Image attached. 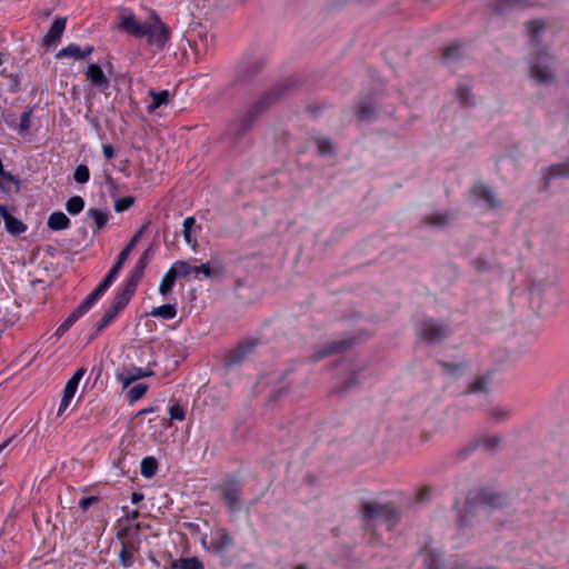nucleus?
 I'll return each instance as SVG.
<instances>
[{
  "label": "nucleus",
  "mask_w": 569,
  "mask_h": 569,
  "mask_svg": "<svg viewBox=\"0 0 569 569\" xmlns=\"http://www.w3.org/2000/svg\"><path fill=\"white\" fill-rule=\"evenodd\" d=\"M298 86V80L288 78L263 91L257 100L233 113L226 124L220 141L230 151H246L252 146L251 132L260 117Z\"/></svg>",
  "instance_id": "nucleus-1"
},
{
  "label": "nucleus",
  "mask_w": 569,
  "mask_h": 569,
  "mask_svg": "<svg viewBox=\"0 0 569 569\" xmlns=\"http://www.w3.org/2000/svg\"><path fill=\"white\" fill-rule=\"evenodd\" d=\"M208 0H193L192 2L182 1L176 7V26L182 31L183 38L189 46L193 48L196 54L206 53L208 51V20L201 18L199 9H204Z\"/></svg>",
  "instance_id": "nucleus-2"
},
{
  "label": "nucleus",
  "mask_w": 569,
  "mask_h": 569,
  "mask_svg": "<svg viewBox=\"0 0 569 569\" xmlns=\"http://www.w3.org/2000/svg\"><path fill=\"white\" fill-rule=\"evenodd\" d=\"M529 303L532 310L539 311L543 305L559 302V288L556 277L531 279L528 284Z\"/></svg>",
  "instance_id": "nucleus-3"
},
{
  "label": "nucleus",
  "mask_w": 569,
  "mask_h": 569,
  "mask_svg": "<svg viewBox=\"0 0 569 569\" xmlns=\"http://www.w3.org/2000/svg\"><path fill=\"white\" fill-rule=\"evenodd\" d=\"M553 63L555 57L546 48L538 49L529 58V77L538 84H552L556 80Z\"/></svg>",
  "instance_id": "nucleus-4"
},
{
  "label": "nucleus",
  "mask_w": 569,
  "mask_h": 569,
  "mask_svg": "<svg viewBox=\"0 0 569 569\" xmlns=\"http://www.w3.org/2000/svg\"><path fill=\"white\" fill-rule=\"evenodd\" d=\"M503 501L505 499L501 493L482 488L472 498L468 497L466 499L460 512V519L461 521H467L477 513L480 506H488L492 509L501 508Z\"/></svg>",
  "instance_id": "nucleus-5"
},
{
  "label": "nucleus",
  "mask_w": 569,
  "mask_h": 569,
  "mask_svg": "<svg viewBox=\"0 0 569 569\" xmlns=\"http://www.w3.org/2000/svg\"><path fill=\"white\" fill-rule=\"evenodd\" d=\"M361 517L366 522L383 520L387 523L396 525L400 521L401 512L392 502L368 501L361 507Z\"/></svg>",
  "instance_id": "nucleus-6"
},
{
  "label": "nucleus",
  "mask_w": 569,
  "mask_h": 569,
  "mask_svg": "<svg viewBox=\"0 0 569 569\" xmlns=\"http://www.w3.org/2000/svg\"><path fill=\"white\" fill-rule=\"evenodd\" d=\"M267 60L263 57H256L242 60L234 72L232 84H252L263 71Z\"/></svg>",
  "instance_id": "nucleus-7"
},
{
  "label": "nucleus",
  "mask_w": 569,
  "mask_h": 569,
  "mask_svg": "<svg viewBox=\"0 0 569 569\" xmlns=\"http://www.w3.org/2000/svg\"><path fill=\"white\" fill-rule=\"evenodd\" d=\"M451 333L448 323L440 322L433 318L423 319L418 328V336L429 345L441 343Z\"/></svg>",
  "instance_id": "nucleus-8"
},
{
  "label": "nucleus",
  "mask_w": 569,
  "mask_h": 569,
  "mask_svg": "<svg viewBox=\"0 0 569 569\" xmlns=\"http://www.w3.org/2000/svg\"><path fill=\"white\" fill-rule=\"evenodd\" d=\"M132 299V296L128 295L127 292L122 291L121 289H118L116 292L109 308L102 316V318L96 323L94 332L89 337V342L106 327H108L111 321L118 316L120 311H122Z\"/></svg>",
  "instance_id": "nucleus-9"
},
{
  "label": "nucleus",
  "mask_w": 569,
  "mask_h": 569,
  "mask_svg": "<svg viewBox=\"0 0 569 569\" xmlns=\"http://www.w3.org/2000/svg\"><path fill=\"white\" fill-rule=\"evenodd\" d=\"M259 345L260 340L258 338H249L239 341L237 346L224 356L223 367L231 369L236 366H240Z\"/></svg>",
  "instance_id": "nucleus-10"
},
{
  "label": "nucleus",
  "mask_w": 569,
  "mask_h": 569,
  "mask_svg": "<svg viewBox=\"0 0 569 569\" xmlns=\"http://www.w3.org/2000/svg\"><path fill=\"white\" fill-rule=\"evenodd\" d=\"M218 489L221 491L222 499L230 512H237L241 509L240 495L242 491V483L239 479L231 476L228 477L224 485L218 486Z\"/></svg>",
  "instance_id": "nucleus-11"
},
{
  "label": "nucleus",
  "mask_w": 569,
  "mask_h": 569,
  "mask_svg": "<svg viewBox=\"0 0 569 569\" xmlns=\"http://www.w3.org/2000/svg\"><path fill=\"white\" fill-rule=\"evenodd\" d=\"M357 342L356 337L343 338L328 342L310 356L312 362H317L328 356L343 353L350 350Z\"/></svg>",
  "instance_id": "nucleus-12"
},
{
  "label": "nucleus",
  "mask_w": 569,
  "mask_h": 569,
  "mask_svg": "<svg viewBox=\"0 0 569 569\" xmlns=\"http://www.w3.org/2000/svg\"><path fill=\"white\" fill-rule=\"evenodd\" d=\"M147 26L148 24H142L137 21L130 9L121 10V13L119 14V23L117 24L121 31L136 38H143L149 32V28H147Z\"/></svg>",
  "instance_id": "nucleus-13"
},
{
  "label": "nucleus",
  "mask_w": 569,
  "mask_h": 569,
  "mask_svg": "<svg viewBox=\"0 0 569 569\" xmlns=\"http://www.w3.org/2000/svg\"><path fill=\"white\" fill-rule=\"evenodd\" d=\"M154 24H148L149 32L144 36L150 44H154L158 49H162L170 38V29L161 21L156 12L151 16Z\"/></svg>",
  "instance_id": "nucleus-14"
},
{
  "label": "nucleus",
  "mask_w": 569,
  "mask_h": 569,
  "mask_svg": "<svg viewBox=\"0 0 569 569\" xmlns=\"http://www.w3.org/2000/svg\"><path fill=\"white\" fill-rule=\"evenodd\" d=\"M149 222L143 223L133 234V237L129 240V242L124 246V248L120 251L118 254V258L113 266L108 271V276H110L112 279H116L120 272V270L123 267V263L128 259L129 254L136 247L137 242L139 241L140 237L146 232L148 229Z\"/></svg>",
  "instance_id": "nucleus-15"
},
{
  "label": "nucleus",
  "mask_w": 569,
  "mask_h": 569,
  "mask_svg": "<svg viewBox=\"0 0 569 569\" xmlns=\"http://www.w3.org/2000/svg\"><path fill=\"white\" fill-rule=\"evenodd\" d=\"M86 80L99 91L107 94L110 87V80L103 72L102 67L99 63H89L84 71Z\"/></svg>",
  "instance_id": "nucleus-16"
},
{
  "label": "nucleus",
  "mask_w": 569,
  "mask_h": 569,
  "mask_svg": "<svg viewBox=\"0 0 569 569\" xmlns=\"http://www.w3.org/2000/svg\"><path fill=\"white\" fill-rule=\"evenodd\" d=\"M153 376V371L149 369H142L134 366L126 368L124 371L117 373V380L122 383V388L126 389L132 382Z\"/></svg>",
  "instance_id": "nucleus-17"
},
{
  "label": "nucleus",
  "mask_w": 569,
  "mask_h": 569,
  "mask_svg": "<svg viewBox=\"0 0 569 569\" xmlns=\"http://www.w3.org/2000/svg\"><path fill=\"white\" fill-rule=\"evenodd\" d=\"M67 18L59 17L53 20L51 23L46 37H44V46L50 48L60 41L61 36L66 29Z\"/></svg>",
  "instance_id": "nucleus-18"
},
{
  "label": "nucleus",
  "mask_w": 569,
  "mask_h": 569,
  "mask_svg": "<svg viewBox=\"0 0 569 569\" xmlns=\"http://www.w3.org/2000/svg\"><path fill=\"white\" fill-rule=\"evenodd\" d=\"M144 273V269L139 266H134L133 269L129 272L124 283L120 288L122 291L127 292L130 296H134L137 287L142 279Z\"/></svg>",
  "instance_id": "nucleus-19"
},
{
  "label": "nucleus",
  "mask_w": 569,
  "mask_h": 569,
  "mask_svg": "<svg viewBox=\"0 0 569 569\" xmlns=\"http://www.w3.org/2000/svg\"><path fill=\"white\" fill-rule=\"evenodd\" d=\"M209 261L207 263H202L200 266L193 267V273H201L207 278H219L222 277L226 272V268L221 263H213Z\"/></svg>",
  "instance_id": "nucleus-20"
},
{
  "label": "nucleus",
  "mask_w": 569,
  "mask_h": 569,
  "mask_svg": "<svg viewBox=\"0 0 569 569\" xmlns=\"http://www.w3.org/2000/svg\"><path fill=\"white\" fill-rule=\"evenodd\" d=\"M490 377L489 376H478L472 382L468 383L466 389L463 390V395L471 393H489L490 388Z\"/></svg>",
  "instance_id": "nucleus-21"
},
{
  "label": "nucleus",
  "mask_w": 569,
  "mask_h": 569,
  "mask_svg": "<svg viewBox=\"0 0 569 569\" xmlns=\"http://www.w3.org/2000/svg\"><path fill=\"white\" fill-rule=\"evenodd\" d=\"M555 178H569V158L565 162L551 164L548 168V174L543 177L546 188Z\"/></svg>",
  "instance_id": "nucleus-22"
},
{
  "label": "nucleus",
  "mask_w": 569,
  "mask_h": 569,
  "mask_svg": "<svg viewBox=\"0 0 569 569\" xmlns=\"http://www.w3.org/2000/svg\"><path fill=\"white\" fill-rule=\"evenodd\" d=\"M472 193L476 197L481 198L483 201H486L489 209L497 208L498 202L495 198V194L492 190L486 184L481 182L476 183L472 188Z\"/></svg>",
  "instance_id": "nucleus-23"
},
{
  "label": "nucleus",
  "mask_w": 569,
  "mask_h": 569,
  "mask_svg": "<svg viewBox=\"0 0 569 569\" xmlns=\"http://www.w3.org/2000/svg\"><path fill=\"white\" fill-rule=\"evenodd\" d=\"M70 222V219L62 211H54L49 216L47 226L52 231H60L68 229Z\"/></svg>",
  "instance_id": "nucleus-24"
},
{
  "label": "nucleus",
  "mask_w": 569,
  "mask_h": 569,
  "mask_svg": "<svg viewBox=\"0 0 569 569\" xmlns=\"http://www.w3.org/2000/svg\"><path fill=\"white\" fill-rule=\"evenodd\" d=\"M149 96L152 98V102L147 107V111L149 113L154 112L158 108L169 103L170 101V93L168 90L154 91L151 89L149 90Z\"/></svg>",
  "instance_id": "nucleus-25"
},
{
  "label": "nucleus",
  "mask_w": 569,
  "mask_h": 569,
  "mask_svg": "<svg viewBox=\"0 0 569 569\" xmlns=\"http://www.w3.org/2000/svg\"><path fill=\"white\" fill-rule=\"evenodd\" d=\"M196 228L199 229L200 226H198L196 223V219L193 217H187L183 220V229H182L183 239L193 249L198 244L197 239L193 236Z\"/></svg>",
  "instance_id": "nucleus-26"
},
{
  "label": "nucleus",
  "mask_w": 569,
  "mask_h": 569,
  "mask_svg": "<svg viewBox=\"0 0 569 569\" xmlns=\"http://www.w3.org/2000/svg\"><path fill=\"white\" fill-rule=\"evenodd\" d=\"M456 98L462 108L473 107L476 104L471 89L468 84H458L456 88Z\"/></svg>",
  "instance_id": "nucleus-27"
},
{
  "label": "nucleus",
  "mask_w": 569,
  "mask_h": 569,
  "mask_svg": "<svg viewBox=\"0 0 569 569\" xmlns=\"http://www.w3.org/2000/svg\"><path fill=\"white\" fill-rule=\"evenodd\" d=\"M83 315H86L79 307H77L67 319L58 327L54 337H62Z\"/></svg>",
  "instance_id": "nucleus-28"
},
{
  "label": "nucleus",
  "mask_w": 569,
  "mask_h": 569,
  "mask_svg": "<svg viewBox=\"0 0 569 569\" xmlns=\"http://www.w3.org/2000/svg\"><path fill=\"white\" fill-rule=\"evenodd\" d=\"M219 539L212 540V547L217 553H224L233 545V539L226 529L219 530Z\"/></svg>",
  "instance_id": "nucleus-29"
},
{
  "label": "nucleus",
  "mask_w": 569,
  "mask_h": 569,
  "mask_svg": "<svg viewBox=\"0 0 569 569\" xmlns=\"http://www.w3.org/2000/svg\"><path fill=\"white\" fill-rule=\"evenodd\" d=\"M10 183L14 184L16 192L20 191L21 181L18 176L12 174L10 171H4L3 176H0V191L3 193H10Z\"/></svg>",
  "instance_id": "nucleus-30"
},
{
  "label": "nucleus",
  "mask_w": 569,
  "mask_h": 569,
  "mask_svg": "<svg viewBox=\"0 0 569 569\" xmlns=\"http://www.w3.org/2000/svg\"><path fill=\"white\" fill-rule=\"evenodd\" d=\"M479 441H480V447H482V449L489 453V455H495L496 452H498L499 448H500V443H501V437L498 436V435H492V436H483L481 438H478Z\"/></svg>",
  "instance_id": "nucleus-31"
},
{
  "label": "nucleus",
  "mask_w": 569,
  "mask_h": 569,
  "mask_svg": "<svg viewBox=\"0 0 569 569\" xmlns=\"http://www.w3.org/2000/svg\"><path fill=\"white\" fill-rule=\"evenodd\" d=\"M172 569H202L203 565L197 557L179 558L171 561Z\"/></svg>",
  "instance_id": "nucleus-32"
},
{
  "label": "nucleus",
  "mask_w": 569,
  "mask_h": 569,
  "mask_svg": "<svg viewBox=\"0 0 569 569\" xmlns=\"http://www.w3.org/2000/svg\"><path fill=\"white\" fill-rule=\"evenodd\" d=\"M4 228L8 233L17 237V236H20L21 233L26 232L27 224L11 214V216H9V218H6Z\"/></svg>",
  "instance_id": "nucleus-33"
},
{
  "label": "nucleus",
  "mask_w": 569,
  "mask_h": 569,
  "mask_svg": "<svg viewBox=\"0 0 569 569\" xmlns=\"http://www.w3.org/2000/svg\"><path fill=\"white\" fill-rule=\"evenodd\" d=\"M151 317L162 318L171 320L177 316V308L174 305L164 303L162 306L153 308L150 313Z\"/></svg>",
  "instance_id": "nucleus-34"
},
{
  "label": "nucleus",
  "mask_w": 569,
  "mask_h": 569,
  "mask_svg": "<svg viewBox=\"0 0 569 569\" xmlns=\"http://www.w3.org/2000/svg\"><path fill=\"white\" fill-rule=\"evenodd\" d=\"M528 26V33L530 37V42L532 46H540L541 39L540 33L542 32L545 28V23L540 20H531L527 23Z\"/></svg>",
  "instance_id": "nucleus-35"
},
{
  "label": "nucleus",
  "mask_w": 569,
  "mask_h": 569,
  "mask_svg": "<svg viewBox=\"0 0 569 569\" xmlns=\"http://www.w3.org/2000/svg\"><path fill=\"white\" fill-rule=\"evenodd\" d=\"M88 218H91L94 222L96 229L94 233L101 229H103L108 222L109 216L107 212H103L100 209L91 208L86 212Z\"/></svg>",
  "instance_id": "nucleus-36"
},
{
  "label": "nucleus",
  "mask_w": 569,
  "mask_h": 569,
  "mask_svg": "<svg viewBox=\"0 0 569 569\" xmlns=\"http://www.w3.org/2000/svg\"><path fill=\"white\" fill-rule=\"evenodd\" d=\"M525 6L529 7L531 6L529 0H497L496 4L493 7V11L498 14H503L508 11H510L515 6Z\"/></svg>",
  "instance_id": "nucleus-37"
},
{
  "label": "nucleus",
  "mask_w": 569,
  "mask_h": 569,
  "mask_svg": "<svg viewBox=\"0 0 569 569\" xmlns=\"http://www.w3.org/2000/svg\"><path fill=\"white\" fill-rule=\"evenodd\" d=\"M176 280L177 279L176 274L173 273V270H168L162 277V280L160 281L159 293L162 297L167 298L171 293Z\"/></svg>",
  "instance_id": "nucleus-38"
},
{
  "label": "nucleus",
  "mask_w": 569,
  "mask_h": 569,
  "mask_svg": "<svg viewBox=\"0 0 569 569\" xmlns=\"http://www.w3.org/2000/svg\"><path fill=\"white\" fill-rule=\"evenodd\" d=\"M461 43L455 42L442 48V59L446 61H457L462 58Z\"/></svg>",
  "instance_id": "nucleus-39"
},
{
  "label": "nucleus",
  "mask_w": 569,
  "mask_h": 569,
  "mask_svg": "<svg viewBox=\"0 0 569 569\" xmlns=\"http://www.w3.org/2000/svg\"><path fill=\"white\" fill-rule=\"evenodd\" d=\"M158 470V461L154 457H146L140 465V472L146 478H152Z\"/></svg>",
  "instance_id": "nucleus-40"
},
{
  "label": "nucleus",
  "mask_w": 569,
  "mask_h": 569,
  "mask_svg": "<svg viewBox=\"0 0 569 569\" xmlns=\"http://www.w3.org/2000/svg\"><path fill=\"white\" fill-rule=\"evenodd\" d=\"M376 117V108L367 100L359 103L357 118L360 121L371 120Z\"/></svg>",
  "instance_id": "nucleus-41"
},
{
  "label": "nucleus",
  "mask_w": 569,
  "mask_h": 569,
  "mask_svg": "<svg viewBox=\"0 0 569 569\" xmlns=\"http://www.w3.org/2000/svg\"><path fill=\"white\" fill-rule=\"evenodd\" d=\"M84 375H86L84 368H79L78 370H76V372L71 376V378L67 381L63 391L74 396L76 391L78 389L79 382L83 378Z\"/></svg>",
  "instance_id": "nucleus-42"
},
{
  "label": "nucleus",
  "mask_w": 569,
  "mask_h": 569,
  "mask_svg": "<svg viewBox=\"0 0 569 569\" xmlns=\"http://www.w3.org/2000/svg\"><path fill=\"white\" fill-rule=\"evenodd\" d=\"M480 447V441L478 438L470 439L466 446H463L461 449H459L456 452V458L458 460H465L467 459L472 452H475Z\"/></svg>",
  "instance_id": "nucleus-43"
},
{
  "label": "nucleus",
  "mask_w": 569,
  "mask_h": 569,
  "mask_svg": "<svg viewBox=\"0 0 569 569\" xmlns=\"http://www.w3.org/2000/svg\"><path fill=\"white\" fill-rule=\"evenodd\" d=\"M169 270H173V273L176 274V279L178 278H186L190 273L193 272V267L190 266L187 261L178 260L173 262L171 268Z\"/></svg>",
  "instance_id": "nucleus-44"
},
{
  "label": "nucleus",
  "mask_w": 569,
  "mask_h": 569,
  "mask_svg": "<svg viewBox=\"0 0 569 569\" xmlns=\"http://www.w3.org/2000/svg\"><path fill=\"white\" fill-rule=\"evenodd\" d=\"M84 208V200L80 196H73L69 198L66 202V210L74 216L80 213Z\"/></svg>",
  "instance_id": "nucleus-45"
},
{
  "label": "nucleus",
  "mask_w": 569,
  "mask_h": 569,
  "mask_svg": "<svg viewBox=\"0 0 569 569\" xmlns=\"http://www.w3.org/2000/svg\"><path fill=\"white\" fill-rule=\"evenodd\" d=\"M149 386L147 383H138L133 386L128 392L127 398L129 403H133L141 399L148 391Z\"/></svg>",
  "instance_id": "nucleus-46"
},
{
  "label": "nucleus",
  "mask_w": 569,
  "mask_h": 569,
  "mask_svg": "<svg viewBox=\"0 0 569 569\" xmlns=\"http://www.w3.org/2000/svg\"><path fill=\"white\" fill-rule=\"evenodd\" d=\"M489 416L495 422H501L510 418L511 410L506 407L496 406L490 409Z\"/></svg>",
  "instance_id": "nucleus-47"
},
{
  "label": "nucleus",
  "mask_w": 569,
  "mask_h": 569,
  "mask_svg": "<svg viewBox=\"0 0 569 569\" xmlns=\"http://www.w3.org/2000/svg\"><path fill=\"white\" fill-rule=\"evenodd\" d=\"M426 223L432 227H445L450 221V216L448 213H435L426 217Z\"/></svg>",
  "instance_id": "nucleus-48"
},
{
  "label": "nucleus",
  "mask_w": 569,
  "mask_h": 569,
  "mask_svg": "<svg viewBox=\"0 0 569 569\" xmlns=\"http://www.w3.org/2000/svg\"><path fill=\"white\" fill-rule=\"evenodd\" d=\"M33 108L27 107L20 116V123L18 127L19 133H24L31 127V117H32Z\"/></svg>",
  "instance_id": "nucleus-49"
},
{
  "label": "nucleus",
  "mask_w": 569,
  "mask_h": 569,
  "mask_svg": "<svg viewBox=\"0 0 569 569\" xmlns=\"http://www.w3.org/2000/svg\"><path fill=\"white\" fill-rule=\"evenodd\" d=\"M360 385V379H359V371H353L351 372V375L346 379V381L341 385V387H339L336 392H339V393H343V392H347L348 390L352 389V388H356L357 386Z\"/></svg>",
  "instance_id": "nucleus-50"
},
{
  "label": "nucleus",
  "mask_w": 569,
  "mask_h": 569,
  "mask_svg": "<svg viewBox=\"0 0 569 569\" xmlns=\"http://www.w3.org/2000/svg\"><path fill=\"white\" fill-rule=\"evenodd\" d=\"M73 179L79 184H84L90 179V170L87 164H79L73 172Z\"/></svg>",
  "instance_id": "nucleus-51"
},
{
  "label": "nucleus",
  "mask_w": 569,
  "mask_h": 569,
  "mask_svg": "<svg viewBox=\"0 0 569 569\" xmlns=\"http://www.w3.org/2000/svg\"><path fill=\"white\" fill-rule=\"evenodd\" d=\"M316 141L318 147V153L320 156H331L335 153L336 148L329 139L317 138Z\"/></svg>",
  "instance_id": "nucleus-52"
},
{
  "label": "nucleus",
  "mask_w": 569,
  "mask_h": 569,
  "mask_svg": "<svg viewBox=\"0 0 569 569\" xmlns=\"http://www.w3.org/2000/svg\"><path fill=\"white\" fill-rule=\"evenodd\" d=\"M119 563L124 567L129 568L133 565V555L128 550V545L126 542L121 543V550L119 551Z\"/></svg>",
  "instance_id": "nucleus-53"
},
{
  "label": "nucleus",
  "mask_w": 569,
  "mask_h": 569,
  "mask_svg": "<svg viewBox=\"0 0 569 569\" xmlns=\"http://www.w3.org/2000/svg\"><path fill=\"white\" fill-rule=\"evenodd\" d=\"M80 47L76 43H70L69 46H67L66 48L59 50L57 53H56V58L57 59H60V58H63V57H72L74 59H80Z\"/></svg>",
  "instance_id": "nucleus-54"
},
{
  "label": "nucleus",
  "mask_w": 569,
  "mask_h": 569,
  "mask_svg": "<svg viewBox=\"0 0 569 569\" xmlns=\"http://www.w3.org/2000/svg\"><path fill=\"white\" fill-rule=\"evenodd\" d=\"M136 199L132 196L122 197L114 201V210L116 212H123L131 208L134 203Z\"/></svg>",
  "instance_id": "nucleus-55"
},
{
  "label": "nucleus",
  "mask_w": 569,
  "mask_h": 569,
  "mask_svg": "<svg viewBox=\"0 0 569 569\" xmlns=\"http://www.w3.org/2000/svg\"><path fill=\"white\" fill-rule=\"evenodd\" d=\"M437 363L442 368L447 375H456L465 368L463 363H452L445 360H438Z\"/></svg>",
  "instance_id": "nucleus-56"
},
{
  "label": "nucleus",
  "mask_w": 569,
  "mask_h": 569,
  "mask_svg": "<svg viewBox=\"0 0 569 569\" xmlns=\"http://www.w3.org/2000/svg\"><path fill=\"white\" fill-rule=\"evenodd\" d=\"M114 279L106 274L101 282L93 289L92 293L100 298L113 283Z\"/></svg>",
  "instance_id": "nucleus-57"
},
{
  "label": "nucleus",
  "mask_w": 569,
  "mask_h": 569,
  "mask_svg": "<svg viewBox=\"0 0 569 569\" xmlns=\"http://www.w3.org/2000/svg\"><path fill=\"white\" fill-rule=\"evenodd\" d=\"M472 267L479 273L486 272L490 269V266L486 257L482 254L478 256L476 259L472 260Z\"/></svg>",
  "instance_id": "nucleus-58"
},
{
  "label": "nucleus",
  "mask_w": 569,
  "mask_h": 569,
  "mask_svg": "<svg viewBox=\"0 0 569 569\" xmlns=\"http://www.w3.org/2000/svg\"><path fill=\"white\" fill-rule=\"evenodd\" d=\"M432 492L433 488L431 486L421 487L417 492L416 502L420 503L429 500Z\"/></svg>",
  "instance_id": "nucleus-59"
},
{
  "label": "nucleus",
  "mask_w": 569,
  "mask_h": 569,
  "mask_svg": "<svg viewBox=\"0 0 569 569\" xmlns=\"http://www.w3.org/2000/svg\"><path fill=\"white\" fill-rule=\"evenodd\" d=\"M169 415L170 419L172 420H183L184 419V409L180 403H174L172 407L169 408Z\"/></svg>",
  "instance_id": "nucleus-60"
},
{
  "label": "nucleus",
  "mask_w": 569,
  "mask_h": 569,
  "mask_svg": "<svg viewBox=\"0 0 569 569\" xmlns=\"http://www.w3.org/2000/svg\"><path fill=\"white\" fill-rule=\"evenodd\" d=\"M98 300L99 298L91 292L78 307L87 313Z\"/></svg>",
  "instance_id": "nucleus-61"
},
{
  "label": "nucleus",
  "mask_w": 569,
  "mask_h": 569,
  "mask_svg": "<svg viewBox=\"0 0 569 569\" xmlns=\"http://www.w3.org/2000/svg\"><path fill=\"white\" fill-rule=\"evenodd\" d=\"M74 396L70 395V393H67L63 391V395H62V398H61V401H60V406H59V409H58V416H61L66 409L69 407L72 398Z\"/></svg>",
  "instance_id": "nucleus-62"
},
{
  "label": "nucleus",
  "mask_w": 569,
  "mask_h": 569,
  "mask_svg": "<svg viewBox=\"0 0 569 569\" xmlns=\"http://www.w3.org/2000/svg\"><path fill=\"white\" fill-rule=\"evenodd\" d=\"M98 501H99V497H96V496L84 497L79 501V507L83 511H87L90 506H92L93 503H96Z\"/></svg>",
  "instance_id": "nucleus-63"
},
{
  "label": "nucleus",
  "mask_w": 569,
  "mask_h": 569,
  "mask_svg": "<svg viewBox=\"0 0 569 569\" xmlns=\"http://www.w3.org/2000/svg\"><path fill=\"white\" fill-rule=\"evenodd\" d=\"M8 78L11 81V83L9 86V91L12 93L18 92L20 90L19 76L17 73H10V74H8Z\"/></svg>",
  "instance_id": "nucleus-64"
}]
</instances>
